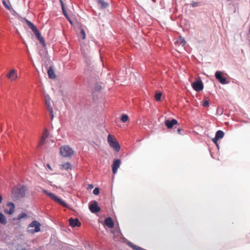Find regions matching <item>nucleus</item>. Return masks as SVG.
<instances>
[{
	"label": "nucleus",
	"instance_id": "obj_15",
	"mask_svg": "<svg viewBox=\"0 0 250 250\" xmlns=\"http://www.w3.org/2000/svg\"><path fill=\"white\" fill-rule=\"evenodd\" d=\"M165 123L168 128H171L174 125H176L178 122L176 119H173L170 121L169 120H166Z\"/></svg>",
	"mask_w": 250,
	"mask_h": 250
},
{
	"label": "nucleus",
	"instance_id": "obj_42",
	"mask_svg": "<svg viewBox=\"0 0 250 250\" xmlns=\"http://www.w3.org/2000/svg\"><path fill=\"white\" fill-rule=\"evenodd\" d=\"M13 220L14 221H16V220H20V219H17V217H15V218H14L13 219Z\"/></svg>",
	"mask_w": 250,
	"mask_h": 250
},
{
	"label": "nucleus",
	"instance_id": "obj_12",
	"mask_svg": "<svg viewBox=\"0 0 250 250\" xmlns=\"http://www.w3.org/2000/svg\"><path fill=\"white\" fill-rule=\"evenodd\" d=\"M121 165V161L119 159L114 160L112 166V172L114 174L117 172L118 168Z\"/></svg>",
	"mask_w": 250,
	"mask_h": 250
},
{
	"label": "nucleus",
	"instance_id": "obj_2",
	"mask_svg": "<svg viewBox=\"0 0 250 250\" xmlns=\"http://www.w3.org/2000/svg\"><path fill=\"white\" fill-rule=\"evenodd\" d=\"M60 152L61 155L64 157H69L72 156L74 153V151L68 146H62L60 148Z\"/></svg>",
	"mask_w": 250,
	"mask_h": 250
},
{
	"label": "nucleus",
	"instance_id": "obj_16",
	"mask_svg": "<svg viewBox=\"0 0 250 250\" xmlns=\"http://www.w3.org/2000/svg\"><path fill=\"white\" fill-rule=\"evenodd\" d=\"M105 225L109 228H113L114 227V223L111 217H107L104 221Z\"/></svg>",
	"mask_w": 250,
	"mask_h": 250
},
{
	"label": "nucleus",
	"instance_id": "obj_1",
	"mask_svg": "<svg viewBox=\"0 0 250 250\" xmlns=\"http://www.w3.org/2000/svg\"><path fill=\"white\" fill-rule=\"evenodd\" d=\"M107 142L109 146L117 152L120 150V146L114 136L109 134L107 137Z\"/></svg>",
	"mask_w": 250,
	"mask_h": 250
},
{
	"label": "nucleus",
	"instance_id": "obj_24",
	"mask_svg": "<svg viewBox=\"0 0 250 250\" xmlns=\"http://www.w3.org/2000/svg\"><path fill=\"white\" fill-rule=\"evenodd\" d=\"M177 42H178V43H179L180 44H182V45L183 46H185V45L186 43V42L184 38L182 37H181V36L179 37V40H178Z\"/></svg>",
	"mask_w": 250,
	"mask_h": 250
},
{
	"label": "nucleus",
	"instance_id": "obj_32",
	"mask_svg": "<svg viewBox=\"0 0 250 250\" xmlns=\"http://www.w3.org/2000/svg\"><path fill=\"white\" fill-rule=\"evenodd\" d=\"M131 247L133 248L134 250H142V248L140 247H138L135 245H133L132 244H130Z\"/></svg>",
	"mask_w": 250,
	"mask_h": 250
},
{
	"label": "nucleus",
	"instance_id": "obj_36",
	"mask_svg": "<svg viewBox=\"0 0 250 250\" xmlns=\"http://www.w3.org/2000/svg\"><path fill=\"white\" fill-rule=\"evenodd\" d=\"M60 1L61 4L62 8L63 9V8L64 7V3L62 1V0H60Z\"/></svg>",
	"mask_w": 250,
	"mask_h": 250
},
{
	"label": "nucleus",
	"instance_id": "obj_5",
	"mask_svg": "<svg viewBox=\"0 0 250 250\" xmlns=\"http://www.w3.org/2000/svg\"><path fill=\"white\" fill-rule=\"evenodd\" d=\"M45 103L46 106V108L49 112L50 117L51 120H53L54 118V114L53 108L51 107V99L48 96H45Z\"/></svg>",
	"mask_w": 250,
	"mask_h": 250
},
{
	"label": "nucleus",
	"instance_id": "obj_14",
	"mask_svg": "<svg viewBox=\"0 0 250 250\" xmlns=\"http://www.w3.org/2000/svg\"><path fill=\"white\" fill-rule=\"evenodd\" d=\"M35 35H36L37 38L39 41L40 43L44 46L45 47L46 46V43L45 42V41L44 40L40 32L39 31V30L37 29L34 32Z\"/></svg>",
	"mask_w": 250,
	"mask_h": 250
},
{
	"label": "nucleus",
	"instance_id": "obj_6",
	"mask_svg": "<svg viewBox=\"0 0 250 250\" xmlns=\"http://www.w3.org/2000/svg\"><path fill=\"white\" fill-rule=\"evenodd\" d=\"M6 78L11 82L15 81L18 78L17 70L13 69L10 70L6 75Z\"/></svg>",
	"mask_w": 250,
	"mask_h": 250
},
{
	"label": "nucleus",
	"instance_id": "obj_38",
	"mask_svg": "<svg viewBox=\"0 0 250 250\" xmlns=\"http://www.w3.org/2000/svg\"><path fill=\"white\" fill-rule=\"evenodd\" d=\"M93 185H92V184H90V185H88V189H92L93 188Z\"/></svg>",
	"mask_w": 250,
	"mask_h": 250
},
{
	"label": "nucleus",
	"instance_id": "obj_35",
	"mask_svg": "<svg viewBox=\"0 0 250 250\" xmlns=\"http://www.w3.org/2000/svg\"><path fill=\"white\" fill-rule=\"evenodd\" d=\"M45 140H43L42 138H41L40 142L39 143L38 146L40 147L42 146L45 143Z\"/></svg>",
	"mask_w": 250,
	"mask_h": 250
},
{
	"label": "nucleus",
	"instance_id": "obj_37",
	"mask_svg": "<svg viewBox=\"0 0 250 250\" xmlns=\"http://www.w3.org/2000/svg\"><path fill=\"white\" fill-rule=\"evenodd\" d=\"M218 140H215V137L212 139V141L218 146L217 141Z\"/></svg>",
	"mask_w": 250,
	"mask_h": 250
},
{
	"label": "nucleus",
	"instance_id": "obj_31",
	"mask_svg": "<svg viewBox=\"0 0 250 250\" xmlns=\"http://www.w3.org/2000/svg\"><path fill=\"white\" fill-rule=\"evenodd\" d=\"M99 188H96L93 191V193L94 195H98L99 194Z\"/></svg>",
	"mask_w": 250,
	"mask_h": 250
},
{
	"label": "nucleus",
	"instance_id": "obj_43",
	"mask_svg": "<svg viewBox=\"0 0 250 250\" xmlns=\"http://www.w3.org/2000/svg\"><path fill=\"white\" fill-rule=\"evenodd\" d=\"M192 5L193 7H195V6H196L197 5V4L196 3H195L193 4Z\"/></svg>",
	"mask_w": 250,
	"mask_h": 250
},
{
	"label": "nucleus",
	"instance_id": "obj_27",
	"mask_svg": "<svg viewBox=\"0 0 250 250\" xmlns=\"http://www.w3.org/2000/svg\"><path fill=\"white\" fill-rule=\"evenodd\" d=\"M162 96V93L161 92L156 93L155 95V99L157 101H160L161 100V98Z\"/></svg>",
	"mask_w": 250,
	"mask_h": 250
},
{
	"label": "nucleus",
	"instance_id": "obj_28",
	"mask_svg": "<svg viewBox=\"0 0 250 250\" xmlns=\"http://www.w3.org/2000/svg\"><path fill=\"white\" fill-rule=\"evenodd\" d=\"M81 37L83 40H84L85 38V33L84 30L83 29H81V33H80Z\"/></svg>",
	"mask_w": 250,
	"mask_h": 250
},
{
	"label": "nucleus",
	"instance_id": "obj_29",
	"mask_svg": "<svg viewBox=\"0 0 250 250\" xmlns=\"http://www.w3.org/2000/svg\"><path fill=\"white\" fill-rule=\"evenodd\" d=\"M48 134H49V133H48L47 130L46 129L45 130L44 132L43 133V134H42V138L43 140H45L46 139V138L48 137Z\"/></svg>",
	"mask_w": 250,
	"mask_h": 250
},
{
	"label": "nucleus",
	"instance_id": "obj_30",
	"mask_svg": "<svg viewBox=\"0 0 250 250\" xmlns=\"http://www.w3.org/2000/svg\"><path fill=\"white\" fill-rule=\"evenodd\" d=\"M62 12H63V13L64 14V15L65 16V17L67 18V19L69 21V22L72 23V21H71L70 20V19L68 17V16L66 12V11L65 10V9H64V7L63 8V9H62Z\"/></svg>",
	"mask_w": 250,
	"mask_h": 250
},
{
	"label": "nucleus",
	"instance_id": "obj_22",
	"mask_svg": "<svg viewBox=\"0 0 250 250\" xmlns=\"http://www.w3.org/2000/svg\"><path fill=\"white\" fill-rule=\"evenodd\" d=\"M98 3L101 5L102 8H105L109 5L108 3L105 2L104 0H98Z\"/></svg>",
	"mask_w": 250,
	"mask_h": 250
},
{
	"label": "nucleus",
	"instance_id": "obj_7",
	"mask_svg": "<svg viewBox=\"0 0 250 250\" xmlns=\"http://www.w3.org/2000/svg\"><path fill=\"white\" fill-rule=\"evenodd\" d=\"M215 77L216 79L222 84L227 83V79L225 77L222 76V72L217 71L215 73Z\"/></svg>",
	"mask_w": 250,
	"mask_h": 250
},
{
	"label": "nucleus",
	"instance_id": "obj_41",
	"mask_svg": "<svg viewBox=\"0 0 250 250\" xmlns=\"http://www.w3.org/2000/svg\"><path fill=\"white\" fill-rule=\"evenodd\" d=\"M177 131L179 134H181V129L180 128H178Z\"/></svg>",
	"mask_w": 250,
	"mask_h": 250
},
{
	"label": "nucleus",
	"instance_id": "obj_25",
	"mask_svg": "<svg viewBox=\"0 0 250 250\" xmlns=\"http://www.w3.org/2000/svg\"><path fill=\"white\" fill-rule=\"evenodd\" d=\"M28 217V215L24 212H22L17 216L18 219H21L22 218H26Z\"/></svg>",
	"mask_w": 250,
	"mask_h": 250
},
{
	"label": "nucleus",
	"instance_id": "obj_34",
	"mask_svg": "<svg viewBox=\"0 0 250 250\" xmlns=\"http://www.w3.org/2000/svg\"><path fill=\"white\" fill-rule=\"evenodd\" d=\"M202 105L204 107H208V105H209V102H208V101L206 100V101H204L203 103V104H202Z\"/></svg>",
	"mask_w": 250,
	"mask_h": 250
},
{
	"label": "nucleus",
	"instance_id": "obj_33",
	"mask_svg": "<svg viewBox=\"0 0 250 250\" xmlns=\"http://www.w3.org/2000/svg\"><path fill=\"white\" fill-rule=\"evenodd\" d=\"M2 3L5 8H6L8 10L11 9L10 7L8 5V4L6 3V2L5 0H3Z\"/></svg>",
	"mask_w": 250,
	"mask_h": 250
},
{
	"label": "nucleus",
	"instance_id": "obj_10",
	"mask_svg": "<svg viewBox=\"0 0 250 250\" xmlns=\"http://www.w3.org/2000/svg\"><path fill=\"white\" fill-rule=\"evenodd\" d=\"M7 206L9 208V209H4V212L9 215L12 214L15 211V206L14 204L12 202H8Z\"/></svg>",
	"mask_w": 250,
	"mask_h": 250
},
{
	"label": "nucleus",
	"instance_id": "obj_40",
	"mask_svg": "<svg viewBox=\"0 0 250 250\" xmlns=\"http://www.w3.org/2000/svg\"><path fill=\"white\" fill-rule=\"evenodd\" d=\"M47 167H48L49 169H50V170H52V168H51V167L50 166V165H49V164H47Z\"/></svg>",
	"mask_w": 250,
	"mask_h": 250
},
{
	"label": "nucleus",
	"instance_id": "obj_18",
	"mask_svg": "<svg viewBox=\"0 0 250 250\" xmlns=\"http://www.w3.org/2000/svg\"><path fill=\"white\" fill-rule=\"evenodd\" d=\"M48 75L49 78L54 79L56 78V75L52 67H50L47 71Z\"/></svg>",
	"mask_w": 250,
	"mask_h": 250
},
{
	"label": "nucleus",
	"instance_id": "obj_9",
	"mask_svg": "<svg viewBox=\"0 0 250 250\" xmlns=\"http://www.w3.org/2000/svg\"><path fill=\"white\" fill-rule=\"evenodd\" d=\"M193 88L196 91H200L203 90L204 86L201 80H199L194 82L192 84Z\"/></svg>",
	"mask_w": 250,
	"mask_h": 250
},
{
	"label": "nucleus",
	"instance_id": "obj_11",
	"mask_svg": "<svg viewBox=\"0 0 250 250\" xmlns=\"http://www.w3.org/2000/svg\"><path fill=\"white\" fill-rule=\"evenodd\" d=\"M69 225L73 228L75 227H80L81 223L78 218L73 219L70 218L68 220Z\"/></svg>",
	"mask_w": 250,
	"mask_h": 250
},
{
	"label": "nucleus",
	"instance_id": "obj_19",
	"mask_svg": "<svg viewBox=\"0 0 250 250\" xmlns=\"http://www.w3.org/2000/svg\"><path fill=\"white\" fill-rule=\"evenodd\" d=\"M224 136V133L222 130H218L216 132L215 134V140H219L223 138Z\"/></svg>",
	"mask_w": 250,
	"mask_h": 250
},
{
	"label": "nucleus",
	"instance_id": "obj_23",
	"mask_svg": "<svg viewBox=\"0 0 250 250\" xmlns=\"http://www.w3.org/2000/svg\"><path fill=\"white\" fill-rule=\"evenodd\" d=\"M25 189H26V188L24 186H22V187H20L19 188V192L18 194H19V195L21 196H23L24 194Z\"/></svg>",
	"mask_w": 250,
	"mask_h": 250
},
{
	"label": "nucleus",
	"instance_id": "obj_26",
	"mask_svg": "<svg viewBox=\"0 0 250 250\" xmlns=\"http://www.w3.org/2000/svg\"><path fill=\"white\" fill-rule=\"evenodd\" d=\"M128 116L127 115L123 114L121 119L123 123H125L128 121Z\"/></svg>",
	"mask_w": 250,
	"mask_h": 250
},
{
	"label": "nucleus",
	"instance_id": "obj_3",
	"mask_svg": "<svg viewBox=\"0 0 250 250\" xmlns=\"http://www.w3.org/2000/svg\"><path fill=\"white\" fill-rule=\"evenodd\" d=\"M41 224L37 221H32L28 226V231L31 233L40 231Z\"/></svg>",
	"mask_w": 250,
	"mask_h": 250
},
{
	"label": "nucleus",
	"instance_id": "obj_21",
	"mask_svg": "<svg viewBox=\"0 0 250 250\" xmlns=\"http://www.w3.org/2000/svg\"><path fill=\"white\" fill-rule=\"evenodd\" d=\"M26 23L28 25L29 27L32 29L33 32L38 29L37 27L35 26V25L31 21L26 20Z\"/></svg>",
	"mask_w": 250,
	"mask_h": 250
},
{
	"label": "nucleus",
	"instance_id": "obj_17",
	"mask_svg": "<svg viewBox=\"0 0 250 250\" xmlns=\"http://www.w3.org/2000/svg\"><path fill=\"white\" fill-rule=\"evenodd\" d=\"M72 166L70 163L66 162L63 164H62L60 165V169L61 170L65 169L66 170H68L69 169H71Z\"/></svg>",
	"mask_w": 250,
	"mask_h": 250
},
{
	"label": "nucleus",
	"instance_id": "obj_39",
	"mask_svg": "<svg viewBox=\"0 0 250 250\" xmlns=\"http://www.w3.org/2000/svg\"><path fill=\"white\" fill-rule=\"evenodd\" d=\"M2 201V196L0 195V204L1 203Z\"/></svg>",
	"mask_w": 250,
	"mask_h": 250
},
{
	"label": "nucleus",
	"instance_id": "obj_20",
	"mask_svg": "<svg viewBox=\"0 0 250 250\" xmlns=\"http://www.w3.org/2000/svg\"><path fill=\"white\" fill-rule=\"evenodd\" d=\"M7 222V219L5 217L4 215L0 212V223L2 225H6Z\"/></svg>",
	"mask_w": 250,
	"mask_h": 250
},
{
	"label": "nucleus",
	"instance_id": "obj_8",
	"mask_svg": "<svg viewBox=\"0 0 250 250\" xmlns=\"http://www.w3.org/2000/svg\"><path fill=\"white\" fill-rule=\"evenodd\" d=\"M89 208L91 212L96 213L99 212L101 208L98 205V203L96 201H94L92 203L89 205Z\"/></svg>",
	"mask_w": 250,
	"mask_h": 250
},
{
	"label": "nucleus",
	"instance_id": "obj_4",
	"mask_svg": "<svg viewBox=\"0 0 250 250\" xmlns=\"http://www.w3.org/2000/svg\"><path fill=\"white\" fill-rule=\"evenodd\" d=\"M43 192L48 196L51 199L54 200L55 202L58 203L63 207H65L67 206L66 204L63 200L58 198L54 194L46 190H43Z\"/></svg>",
	"mask_w": 250,
	"mask_h": 250
},
{
	"label": "nucleus",
	"instance_id": "obj_13",
	"mask_svg": "<svg viewBox=\"0 0 250 250\" xmlns=\"http://www.w3.org/2000/svg\"><path fill=\"white\" fill-rule=\"evenodd\" d=\"M35 35H36L37 38L39 41L40 43L44 46L45 47L46 46V43L45 42V41L44 40L40 32L39 31V30L37 29L34 32Z\"/></svg>",
	"mask_w": 250,
	"mask_h": 250
}]
</instances>
